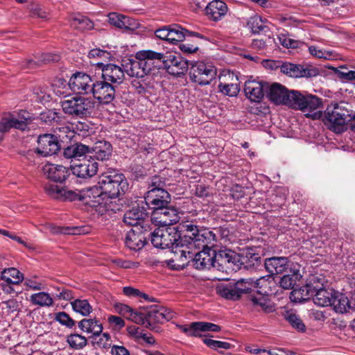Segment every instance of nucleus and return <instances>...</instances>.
Instances as JSON below:
<instances>
[{
  "mask_svg": "<svg viewBox=\"0 0 355 355\" xmlns=\"http://www.w3.org/2000/svg\"><path fill=\"white\" fill-rule=\"evenodd\" d=\"M184 249L176 247L175 258H172L168 261V265L174 270H182L188 266H191L197 270L209 269L211 267H217L225 265L219 258V254L223 250L218 252L216 250H202L196 252V249L189 248L184 245Z\"/></svg>",
  "mask_w": 355,
  "mask_h": 355,
  "instance_id": "f257e3e1",
  "label": "nucleus"
},
{
  "mask_svg": "<svg viewBox=\"0 0 355 355\" xmlns=\"http://www.w3.org/2000/svg\"><path fill=\"white\" fill-rule=\"evenodd\" d=\"M181 232H183L182 239V248L185 245L191 249H200L208 250L213 249L216 243V234L207 229L198 230L197 225L186 223L182 225Z\"/></svg>",
  "mask_w": 355,
  "mask_h": 355,
  "instance_id": "f03ea898",
  "label": "nucleus"
},
{
  "mask_svg": "<svg viewBox=\"0 0 355 355\" xmlns=\"http://www.w3.org/2000/svg\"><path fill=\"white\" fill-rule=\"evenodd\" d=\"M322 120L329 128L336 132L344 131L345 125L355 120V114L346 107L345 103L331 104L326 108Z\"/></svg>",
  "mask_w": 355,
  "mask_h": 355,
  "instance_id": "7ed1b4c3",
  "label": "nucleus"
},
{
  "mask_svg": "<svg viewBox=\"0 0 355 355\" xmlns=\"http://www.w3.org/2000/svg\"><path fill=\"white\" fill-rule=\"evenodd\" d=\"M165 187L166 182L164 178L156 175L152 178L149 190L146 193L144 201L148 210L156 211L170 204L171 196Z\"/></svg>",
  "mask_w": 355,
  "mask_h": 355,
  "instance_id": "20e7f679",
  "label": "nucleus"
},
{
  "mask_svg": "<svg viewBox=\"0 0 355 355\" xmlns=\"http://www.w3.org/2000/svg\"><path fill=\"white\" fill-rule=\"evenodd\" d=\"M98 184L107 198H116L128 189V184L124 175L118 171L109 168L98 178Z\"/></svg>",
  "mask_w": 355,
  "mask_h": 355,
  "instance_id": "39448f33",
  "label": "nucleus"
},
{
  "mask_svg": "<svg viewBox=\"0 0 355 355\" xmlns=\"http://www.w3.org/2000/svg\"><path fill=\"white\" fill-rule=\"evenodd\" d=\"M150 237V241L154 247L157 248L166 249L171 248L173 253V257L175 258L176 247H180L182 250V239L183 234L180 233L175 227H163L155 229L153 232L148 234Z\"/></svg>",
  "mask_w": 355,
  "mask_h": 355,
  "instance_id": "423d86ee",
  "label": "nucleus"
},
{
  "mask_svg": "<svg viewBox=\"0 0 355 355\" xmlns=\"http://www.w3.org/2000/svg\"><path fill=\"white\" fill-rule=\"evenodd\" d=\"M219 258L223 262L227 263V267L232 270L241 268L243 266L245 268H251L260 264L261 257L254 252L253 249H246L241 253H236L230 249H223L219 254Z\"/></svg>",
  "mask_w": 355,
  "mask_h": 355,
  "instance_id": "0eeeda50",
  "label": "nucleus"
},
{
  "mask_svg": "<svg viewBox=\"0 0 355 355\" xmlns=\"http://www.w3.org/2000/svg\"><path fill=\"white\" fill-rule=\"evenodd\" d=\"M259 279H241L236 282L232 281L221 283L216 286V293L223 298L236 301L241 298L243 294L248 293L252 288H257Z\"/></svg>",
  "mask_w": 355,
  "mask_h": 355,
  "instance_id": "6e6552de",
  "label": "nucleus"
},
{
  "mask_svg": "<svg viewBox=\"0 0 355 355\" xmlns=\"http://www.w3.org/2000/svg\"><path fill=\"white\" fill-rule=\"evenodd\" d=\"M63 112L73 118L91 116L95 110V102L90 98L75 96L60 102Z\"/></svg>",
  "mask_w": 355,
  "mask_h": 355,
  "instance_id": "1a4fd4ad",
  "label": "nucleus"
},
{
  "mask_svg": "<svg viewBox=\"0 0 355 355\" xmlns=\"http://www.w3.org/2000/svg\"><path fill=\"white\" fill-rule=\"evenodd\" d=\"M291 96L293 100L290 107L301 110L304 112H308V113L305 114V116L312 119H319L322 117V112L315 111L322 104L320 98L312 94H303L296 90Z\"/></svg>",
  "mask_w": 355,
  "mask_h": 355,
  "instance_id": "9d476101",
  "label": "nucleus"
},
{
  "mask_svg": "<svg viewBox=\"0 0 355 355\" xmlns=\"http://www.w3.org/2000/svg\"><path fill=\"white\" fill-rule=\"evenodd\" d=\"M190 64L189 76L193 83L204 86L216 79L217 71L213 64L204 62H191Z\"/></svg>",
  "mask_w": 355,
  "mask_h": 355,
  "instance_id": "9b49d317",
  "label": "nucleus"
},
{
  "mask_svg": "<svg viewBox=\"0 0 355 355\" xmlns=\"http://www.w3.org/2000/svg\"><path fill=\"white\" fill-rule=\"evenodd\" d=\"M159 62H162L163 67L167 71L175 76H180L184 74L191 64L188 60H184L180 55L174 53H161Z\"/></svg>",
  "mask_w": 355,
  "mask_h": 355,
  "instance_id": "f8f14e48",
  "label": "nucleus"
},
{
  "mask_svg": "<svg viewBox=\"0 0 355 355\" xmlns=\"http://www.w3.org/2000/svg\"><path fill=\"white\" fill-rule=\"evenodd\" d=\"M44 188L46 193L53 199L61 201L84 200V196L82 194V191L69 190L65 187H62L51 183H46Z\"/></svg>",
  "mask_w": 355,
  "mask_h": 355,
  "instance_id": "ddd939ff",
  "label": "nucleus"
},
{
  "mask_svg": "<svg viewBox=\"0 0 355 355\" xmlns=\"http://www.w3.org/2000/svg\"><path fill=\"white\" fill-rule=\"evenodd\" d=\"M95 80L92 76L83 72L73 73L69 81V87L77 94H91Z\"/></svg>",
  "mask_w": 355,
  "mask_h": 355,
  "instance_id": "4468645a",
  "label": "nucleus"
},
{
  "mask_svg": "<svg viewBox=\"0 0 355 355\" xmlns=\"http://www.w3.org/2000/svg\"><path fill=\"white\" fill-rule=\"evenodd\" d=\"M98 164L91 155L85 156L71 166V173L80 178H88L94 176L98 171Z\"/></svg>",
  "mask_w": 355,
  "mask_h": 355,
  "instance_id": "2eb2a0df",
  "label": "nucleus"
},
{
  "mask_svg": "<svg viewBox=\"0 0 355 355\" xmlns=\"http://www.w3.org/2000/svg\"><path fill=\"white\" fill-rule=\"evenodd\" d=\"M147 324L146 327L155 330L157 327L155 325L157 323H164L169 321L175 317V313L171 309L161 306L153 305L147 311Z\"/></svg>",
  "mask_w": 355,
  "mask_h": 355,
  "instance_id": "dca6fc26",
  "label": "nucleus"
},
{
  "mask_svg": "<svg viewBox=\"0 0 355 355\" xmlns=\"http://www.w3.org/2000/svg\"><path fill=\"white\" fill-rule=\"evenodd\" d=\"M91 94L100 104H109L115 98V85L104 80H95Z\"/></svg>",
  "mask_w": 355,
  "mask_h": 355,
  "instance_id": "f3484780",
  "label": "nucleus"
},
{
  "mask_svg": "<svg viewBox=\"0 0 355 355\" xmlns=\"http://www.w3.org/2000/svg\"><path fill=\"white\" fill-rule=\"evenodd\" d=\"M295 90H288L286 87L279 83H268L266 96L270 101L277 105H286L290 107L292 102L293 94Z\"/></svg>",
  "mask_w": 355,
  "mask_h": 355,
  "instance_id": "a211bd4d",
  "label": "nucleus"
},
{
  "mask_svg": "<svg viewBox=\"0 0 355 355\" xmlns=\"http://www.w3.org/2000/svg\"><path fill=\"white\" fill-rule=\"evenodd\" d=\"M179 211L173 206L165 205L152 212V220L163 227H171L180 220Z\"/></svg>",
  "mask_w": 355,
  "mask_h": 355,
  "instance_id": "6ab92c4d",
  "label": "nucleus"
},
{
  "mask_svg": "<svg viewBox=\"0 0 355 355\" xmlns=\"http://www.w3.org/2000/svg\"><path fill=\"white\" fill-rule=\"evenodd\" d=\"M60 149L57 137L52 134L41 135L37 138V146L34 152L42 157L57 153Z\"/></svg>",
  "mask_w": 355,
  "mask_h": 355,
  "instance_id": "aec40b11",
  "label": "nucleus"
},
{
  "mask_svg": "<svg viewBox=\"0 0 355 355\" xmlns=\"http://www.w3.org/2000/svg\"><path fill=\"white\" fill-rule=\"evenodd\" d=\"M147 226H136L131 229L126 234L125 245L132 250H139L142 249L146 243L148 233Z\"/></svg>",
  "mask_w": 355,
  "mask_h": 355,
  "instance_id": "412c9836",
  "label": "nucleus"
},
{
  "mask_svg": "<svg viewBox=\"0 0 355 355\" xmlns=\"http://www.w3.org/2000/svg\"><path fill=\"white\" fill-rule=\"evenodd\" d=\"M148 209L144 205V201L141 204H137L133 206L132 209L128 210L123 216V222L128 225L141 227H149L147 223H145L144 220L146 217L148 216Z\"/></svg>",
  "mask_w": 355,
  "mask_h": 355,
  "instance_id": "4be33fe9",
  "label": "nucleus"
},
{
  "mask_svg": "<svg viewBox=\"0 0 355 355\" xmlns=\"http://www.w3.org/2000/svg\"><path fill=\"white\" fill-rule=\"evenodd\" d=\"M281 72L291 78H309L318 74V70L312 66H304L288 62H283Z\"/></svg>",
  "mask_w": 355,
  "mask_h": 355,
  "instance_id": "5701e85b",
  "label": "nucleus"
},
{
  "mask_svg": "<svg viewBox=\"0 0 355 355\" xmlns=\"http://www.w3.org/2000/svg\"><path fill=\"white\" fill-rule=\"evenodd\" d=\"M96 65L101 67L102 78L104 80L114 85H120L125 78L124 68L114 64H104L102 62H96Z\"/></svg>",
  "mask_w": 355,
  "mask_h": 355,
  "instance_id": "b1692460",
  "label": "nucleus"
},
{
  "mask_svg": "<svg viewBox=\"0 0 355 355\" xmlns=\"http://www.w3.org/2000/svg\"><path fill=\"white\" fill-rule=\"evenodd\" d=\"M268 87V83L248 80L245 83L244 92L246 97L251 101L260 102L264 94H266Z\"/></svg>",
  "mask_w": 355,
  "mask_h": 355,
  "instance_id": "393cba45",
  "label": "nucleus"
},
{
  "mask_svg": "<svg viewBox=\"0 0 355 355\" xmlns=\"http://www.w3.org/2000/svg\"><path fill=\"white\" fill-rule=\"evenodd\" d=\"M294 265L290 263L288 259L285 257H272L266 259L264 261L265 268L271 275L288 272L290 266Z\"/></svg>",
  "mask_w": 355,
  "mask_h": 355,
  "instance_id": "a878e982",
  "label": "nucleus"
},
{
  "mask_svg": "<svg viewBox=\"0 0 355 355\" xmlns=\"http://www.w3.org/2000/svg\"><path fill=\"white\" fill-rule=\"evenodd\" d=\"M43 172L46 178L55 182H63L70 175L71 168L62 165L46 164L43 167Z\"/></svg>",
  "mask_w": 355,
  "mask_h": 355,
  "instance_id": "bb28decb",
  "label": "nucleus"
},
{
  "mask_svg": "<svg viewBox=\"0 0 355 355\" xmlns=\"http://www.w3.org/2000/svg\"><path fill=\"white\" fill-rule=\"evenodd\" d=\"M136 55L138 62L141 64L144 76L152 71L155 62H159V58H162L161 53L151 50L140 51Z\"/></svg>",
  "mask_w": 355,
  "mask_h": 355,
  "instance_id": "cd10ccee",
  "label": "nucleus"
},
{
  "mask_svg": "<svg viewBox=\"0 0 355 355\" xmlns=\"http://www.w3.org/2000/svg\"><path fill=\"white\" fill-rule=\"evenodd\" d=\"M107 17L110 24L121 29L132 31L139 26V23L135 19L123 15L111 12Z\"/></svg>",
  "mask_w": 355,
  "mask_h": 355,
  "instance_id": "c85d7f7f",
  "label": "nucleus"
},
{
  "mask_svg": "<svg viewBox=\"0 0 355 355\" xmlns=\"http://www.w3.org/2000/svg\"><path fill=\"white\" fill-rule=\"evenodd\" d=\"M227 6L225 2L220 0H214L205 8V13L211 20L218 21L227 14Z\"/></svg>",
  "mask_w": 355,
  "mask_h": 355,
  "instance_id": "c756f323",
  "label": "nucleus"
},
{
  "mask_svg": "<svg viewBox=\"0 0 355 355\" xmlns=\"http://www.w3.org/2000/svg\"><path fill=\"white\" fill-rule=\"evenodd\" d=\"M112 153L111 144L106 141H98L90 148L89 155L95 158V160H107Z\"/></svg>",
  "mask_w": 355,
  "mask_h": 355,
  "instance_id": "7c9ffc66",
  "label": "nucleus"
},
{
  "mask_svg": "<svg viewBox=\"0 0 355 355\" xmlns=\"http://www.w3.org/2000/svg\"><path fill=\"white\" fill-rule=\"evenodd\" d=\"M286 274L284 275L279 281V286L284 289L295 288L294 286L297 282L302 278L300 270V266L295 264L290 266Z\"/></svg>",
  "mask_w": 355,
  "mask_h": 355,
  "instance_id": "2f4dec72",
  "label": "nucleus"
},
{
  "mask_svg": "<svg viewBox=\"0 0 355 355\" xmlns=\"http://www.w3.org/2000/svg\"><path fill=\"white\" fill-rule=\"evenodd\" d=\"M330 306L337 313L343 314L351 310V302L345 294L335 291Z\"/></svg>",
  "mask_w": 355,
  "mask_h": 355,
  "instance_id": "473e14b6",
  "label": "nucleus"
},
{
  "mask_svg": "<svg viewBox=\"0 0 355 355\" xmlns=\"http://www.w3.org/2000/svg\"><path fill=\"white\" fill-rule=\"evenodd\" d=\"M248 301L251 303L253 308L258 311L270 313L275 311L273 303L269 299L263 295H249Z\"/></svg>",
  "mask_w": 355,
  "mask_h": 355,
  "instance_id": "72a5a7b5",
  "label": "nucleus"
},
{
  "mask_svg": "<svg viewBox=\"0 0 355 355\" xmlns=\"http://www.w3.org/2000/svg\"><path fill=\"white\" fill-rule=\"evenodd\" d=\"M90 147L80 143H76L64 149L63 155L67 159H81L80 157L89 155Z\"/></svg>",
  "mask_w": 355,
  "mask_h": 355,
  "instance_id": "f704fd0d",
  "label": "nucleus"
},
{
  "mask_svg": "<svg viewBox=\"0 0 355 355\" xmlns=\"http://www.w3.org/2000/svg\"><path fill=\"white\" fill-rule=\"evenodd\" d=\"M30 119L28 117H24L19 120L14 117H3L0 120V132L5 133L8 132L12 128L24 130L27 128L26 121Z\"/></svg>",
  "mask_w": 355,
  "mask_h": 355,
  "instance_id": "c9c22d12",
  "label": "nucleus"
},
{
  "mask_svg": "<svg viewBox=\"0 0 355 355\" xmlns=\"http://www.w3.org/2000/svg\"><path fill=\"white\" fill-rule=\"evenodd\" d=\"M122 67L124 68L125 72L131 77L141 78L144 77L141 64L138 62L137 56L135 59H127L123 60Z\"/></svg>",
  "mask_w": 355,
  "mask_h": 355,
  "instance_id": "e433bc0d",
  "label": "nucleus"
},
{
  "mask_svg": "<svg viewBox=\"0 0 355 355\" xmlns=\"http://www.w3.org/2000/svg\"><path fill=\"white\" fill-rule=\"evenodd\" d=\"M78 327L83 331L99 334L103 331L102 324L96 319H83L78 322Z\"/></svg>",
  "mask_w": 355,
  "mask_h": 355,
  "instance_id": "4c0bfd02",
  "label": "nucleus"
},
{
  "mask_svg": "<svg viewBox=\"0 0 355 355\" xmlns=\"http://www.w3.org/2000/svg\"><path fill=\"white\" fill-rule=\"evenodd\" d=\"M313 297L311 289L308 287V283L300 288H295L290 294V299L294 302H302L309 300Z\"/></svg>",
  "mask_w": 355,
  "mask_h": 355,
  "instance_id": "58836bf2",
  "label": "nucleus"
},
{
  "mask_svg": "<svg viewBox=\"0 0 355 355\" xmlns=\"http://www.w3.org/2000/svg\"><path fill=\"white\" fill-rule=\"evenodd\" d=\"M266 23L267 21H263L260 16L254 15L249 19L248 26L254 34H259L261 33H267L270 32V31Z\"/></svg>",
  "mask_w": 355,
  "mask_h": 355,
  "instance_id": "ea45409f",
  "label": "nucleus"
},
{
  "mask_svg": "<svg viewBox=\"0 0 355 355\" xmlns=\"http://www.w3.org/2000/svg\"><path fill=\"white\" fill-rule=\"evenodd\" d=\"M70 26L74 29L84 31L91 30L94 26V23L85 16L76 15L70 19Z\"/></svg>",
  "mask_w": 355,
  "mask_h": 355,
  "instance_id": "a19ab883",
  "label": "nucleus"
},
{
  "mask_svg": "<svg viewBox=\"0 0 355 355\" xmlns=\"http://www.w3.org/2000/svg\"><path fill=\"white\" fill-rule=\"evenodd\" d=\"M336 291L323 288L313 295V302L320 306H330Z\"/></svg>",
  "mask_w": 355,
  "mask_h": 355,
  "instance_id": "79ce46f5",
  "label": "nucleus"
},
{
  "mask_svg": "<svg viewBox=\"0 0 355 355\" xmlns=\"http://www.w3.org/2000/svg\"><path fill=\"white\" fill-rule=\"evenodd\" d=\"M1 277L7 284H12L13 285L19 284L24 279L23 274L15 268L5 269L1 272Z\"/></svg>",
  "mask_w": 355,
  "mask_h": 355,
  "instance_id": "37998d69",
  "label": "nucleus"
},
{
  "mask_svg": "<svg viewBox=\"0 0 355 355\" xmlns=\"http://www.w3.org/2000/svg\"><path fill=\"white\" fill-rule=\"evenodd\" d=\"M95 348L108 349L111 347V338L108 333L94 334L89 337Z\"/></svg>",
  "mask_w": 355,
  "mask_h": 355,
  "instance_id": "c03bdc74",
  "label": "nucleus"
},
{
  "mask_svg": "<svg viewBox=\"0 0 355 355\" xmlns=\"http://www.w3.org/2000/svg\"><path fill=\"white\" fill-rule=\"evenodd\" d=\"M169 31L168 42L171 44L182 42L186 37V30L178 24L170 25Z\"/></svg>",
  "mask_w": 355,
  "mask_h": 355,
  "instance_id": "a18cd8bd",
  "label": "nucleus"
},
{
  "mask_svg": "<svg viewBox=\"0 0 355 355\" xmlns=\"http://www.w3.org/2000/svg\"><path fill=\"white\" fill-rule=\"evenodd\" d=\"M81 191L82 194L84 196V199L86 198L93 199L97 198L98 200L96 202L98 204L102 203L101 200H103L106 198L104 191L101 189V185L99 184L98 186L96 185L92 187L86 188Z\"/></svg>",
  "mask_w": 355,
  "mask_h": 355,
  "instance_id": "49530a36",
  "label": "nucleus"
},
{
  "mask_svg": "<svg viewBox=\"0 0 355 355\" xmlns=\"http://www.w3.org/2000/svg\"><path fill=\"white\" fill-rule=\"evenodd\" d=\"M71 304L74 311L83 316L89 315L92 311V307L87 300L76 299Z\"/></svg>",
  "mask_w": 355,
  "mask_h": 355,
  "instance_id": "de8ad7c7",
  "label": "nucleus"
},
{
  "mask_svg": "<svg viewBox=\"0 0 355 355\" xmlns=\"http://www.w3.org/2000/svg\"><path fill=\"white\" fill-rule=\"evenodd\" d=\"M31 301L33 304L40 306H51L53 300L49 293L40 292L31 295Z\"/></svg>",
  "mask_w": 355,
  "mask_h": 355,
  "instance_id": "09e8293b",
  "label": "nucleus"
},
{
  "mask_svg": "<svg viewBox=\"0 0 355 355\" xmlns=\"http://www.w3.org/2000/svg\"><path fill=\"white\" fill-rule=\"evenodd\" d=\"M275 44V39L270 35H265L260 38L254 39L251 46L252 49L258 51L266 50L269 46H272Z\"/></svg>",
  "mask_w": 355,
  "mask_h": 355,
  "instance_id": "8fccbe9b",
  "label": "nucleus"
},
{
  "mask_svg": "<svg viewBox=\"0 0 355 355\" xmlns=\"http://www.w3.org/2000/svg\"><path fill=\"white\" fill-rule=\"evenodd\" d=\"M285 320L300 332H304L306 330L305 324L299 315L293 311H287L285 314Z\"/></svg>",
  "mask_w": 355,
  "mask_h": 355,
  "instance_id": "3c124183",
  "label": "nucleus"
},
{
  "mask_svg": "<svg viewBox=\"0 0 355 355\" xmlns=\"http://www.w3.org/2000/svg\"><path fill=\"white\" fill-rule=\"evenodd\" d=\"M67 341L69 346L75 349H81L87 344V339L78 334H72L68 336Z\"/></svg>",
  "mask_w": 355,
  "mask_h": 355,
  "instance_id": "603ef678",
  "label": "nucleus"
},
{
  "mask_svg": "<svg viewBox=\"0 0 355 355\" xmlns=\"http://www.w3.org/2000/svg\"><path fill=\"white\" fill-rule=\"evenodd\" d=\"M324 277H320L317 275H311L307 280L308 287L311 289L313 295L316 292L322 290L324 288Z\"/></svg>",
  "mask_w": 355,
  "mask_h": 355,
  "instance_id": "864d4df0",
  "label": "nucleus"
},
{
  "mask_svg": "<svg viewBox=\"0 0 355 355\" xmlns=\"http://www.w3.org/2000/svg\"><path fill=\"white\" fill-rule=\"evenodd\" d=\"M219 91L229 96H236L240 91L239 85L236 83L224 84L220 83L218 85Z\"/></svg>",
  "mask_w": 355,
  "mask_h": 355,
  "instance_id": "5fc2aeb1",
  "label": "nucleus"
},
{
  "mask_svg": "<svg viewBox=\"0 0 355 355\" xmlns=\"http://www.w3.org/2000/svg\"><path fill=\"white\" fill-rule=\"evenodd\" d=\"M198 327V337L202 336L201 332L205 331H212V332H218L220 331V327L211 323L207 322H197V324H195Z\"/></svg>",
  "mask_w": 355,
  "mask_h": 355,
  "instance_id": "6e6d98bb",
  "label": "nucleus"
},
{
  "mask_svg": "<svg viewBox=\"0 0 355 355\" xmlns=\"http://www.w3.org/2000/svg\"><path fill=\"white\" fill-rule=\"evenodd\" d=\"M203 343L212 349H229L231 347V344L227 342L215 340L210 338H205L203 339Z\"/></svg>",
  "mask_w": 355,
  "mask_h": 355,
  "instance_id": "4d7b16f0",
  "label": "nucleus"
},
{
  "mask_svg": "<svg viewBox=\"0 0 355 355\" xmlns=\"http://www.w3.org/2000/svg\"><path fill=\"white\" fill-rule=\"evenodd\" d=\"M128 319L137 324L146 326L147 324V312H137L133 309L130 315L128 316Z\"/></svg>",
  "mask_w": 355,
  "mask_h": 355,
  "instance_id": "13d9d810",
  "label": "nucleus"
},
{
  "mask_svg": "<svg viewBox=\"0 0 355 355\" xmlns=\"http://www.w3.org/2000/svg\"><path fill=\"white\" fill-rule=\"evenodd\" d=\"M55 319L62 325L67 327H72L75 324V321L66 312L62 311L56 313Z\"/></svg>",
  "mask_w": 355,
  "mask_h": 355,
  "instance_id": "bf43d9fd",
  "label": "nucleus"
},
{
  "mask_svg": "<svg viewBox=\"0 0 355 355\" xmlns=\"http://www.w3.org/2000/svg\"><path fill=\"white\" fill-rule=\"evenodd\" d=\"M279 40L280 44L287 48H291V49H296L298 48L301 42L299 40H293L288 37H287L286 35L281 34L279 36Z\"/></svg>",
  "mask_w": 355,
  "mask_h": 355,
  "instance_id": "052dcab7",
  "label": "nucleus"
},
{
  "mask_svg": "<svg viewBox=\"0 0 355 355\" xmlns=\"http://www.w3.org/2000/svg\"><path fill=\"white\" fill-rule=\"evenodd\" d=\"M197 322H191L189 325H178V328L189 336L198 337Z\"/></svg>",
  "mask_w": 355,
  "mask_h": 355,
  "instance_id": "680f3d73",
  "label": "nucleus"
},
{
  "mask_svg": "<svg viewBox=\"0 0 355 355\" xmlns=\"http://www.w3.org/2000/svg\"><path fill=\"white\" fill-rule=\"evenodd\" d=\"M107 321L115 330L119 331L125 326L124 320L119 316L110 315L108 317Z\"/></svg>",
  "mask_w": 355,
  "mask_h": 355,
  "instance_id": "e2e57ef3",
  "label": "nucleus"
},
{
  "mask_svg": "<svg viewBox=\"0 0 355 355\" xmlns=\"http://www.w3.org/2000/svg\"><path fill=\"white\" fill-rule=\"evenodd\" d=\"M115 311L120 315L125 317L128 319V316L132 311L133 309L127 304L122 303H116L114 306Z\"/></svg>",
  "mask_w": 355,
  "mask_h": 355,
  "instance_id": "0e129e2a",
  "label": "nucleus"
},
{
  "mask_svg": "<svg viewBox=\"0 0 355 355\" xmlns=\"http://www.w3.org/2000/svg\"><path fill=\"white\" fill-rule=\"evenodd\" d=\"M89 58H100L103 60L109 59L111 57V54L107 51L99 49H94L89 51L88 54Z\"/></svg>",
  "mask_w": 355,
  "mask_h": 355,
  "instance_id": "69168bd1",
  "label": "nucleus"
},
{
  "mask_svg": "<svg viewBox=\"0 0 355 355\" xmlns=\"http://www.w3.org/2000/svg\"><path fill=\"white\" fill-rule=\"evenodd\" d=\"M31 16L42 19H48V13L39 6H33L30 10Z\"/></svg>",
  "mask_w": 355,
  "mask_h": 355,
  "instance_id": "338daca9",
  "label": "nucleus"
},
{
  "mask_svg": "<svg viewBox=\"0 0 355 355\" xmlns=\"http://www.w3.org/2000/svg\"><path fill=\"white\" fill-rule=\"evenodd\" d=\"M170 25L168 26H164L162 28L157 29L155 31V35L158 38L166 40L168 42V34L170 33L169 31Z\"/></svg>",
  "mask_w": 355,
  "mask_h": 355,
  "instance_id": "774afa93",
  "label": "nucleus"
}]
</instances>
